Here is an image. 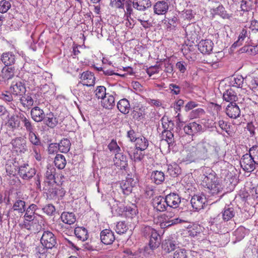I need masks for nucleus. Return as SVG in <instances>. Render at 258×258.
Returning <instances> with one entry per match:
<instances>
[{"instance_id": "bb28decb", "label": "nucleus", "mask_w": 258, "mask_h": 258, "mask_svg": "<svg viewBox=\"0 0 258 258\" xmlns=\"http://www.w3.org/2000/svg\"><path fill=\"white\" fill-rule=\"evenodd\" d=\"M224 100L229 102V104L236 103L235 102L238 101V96L235 91L230 89L226 91L223 95Z\"/></svg>"}, {"instance_id": "7c9ffc66", "label": "nucleus", "mask_w": 258, "mask_h": 258, "mask_svg": "<svg viewBox=\"0 0 258 258\" xmlns=\"http://www.w3.org/2000/svg\"><path fill=\"white\" fill-rule=\"evenodd\" d=\"M135 142L136 148L141 151L145 150L149 146L148 140L143 136L136 138Z\"/></svg>"}, {"instance_id": "9d476101", "label": "nucleus", "mask_w": 258, "mask_h": 258, "mask_svg": "<svg viewBox=\"0 0 258 258\" xmlns=\"http://www.w3.org/2000/svg\"><path fill=\"white\" fill-rule=\"evenodd\" d=\"M206 202V197L202 194L195 195L190 200L192 207L196 211L203 209Z\"/></svg>"}, {"instance_id": "69168bd1", "label": "nucleus", "mask_w": 258, "mask_h": 258, "mask_svg": "<svg viewBox=\"0 0 258 258\" xmlns=\"http://www.w3.org/2000/svg\"><path fill=\"white\" fill-rule=\"evenodd\" d=\"M248 154L258 163V146H254L250 148Z\"/></svg>"}, {"instance_id": "f3484780", "label": "nucleus", "mask_w": 258, "mask_h": 258, "mask_svg": "<svg viewBox=\"0 0 258 258\" xmlns=\"http://www.w3.org/2000/svg\"><path fill=\"white\" fill-rule=\"evenodd\" d=\"M169 9V3L163 0L158 1L154 5V12L158 15L165 14Z\"/></svg>"}, {"instance_id": "49530a36", "label": "nucleus", "mask_w": 258, "mask_h": 258, "mask_svg": "<svg viewBox=\"0 0 258 258\" xmlns=\"http://www.w3.org/2000/svg\"><path fill=\"white\" fill-rule=\"evenodd\" d=\"M128 229V226L124 221H119L116 225L115 231L119 234H122L125 233Z\"/></svg>"}, {"instance_id": "58836bf2", "label": "nucleus", "mask_w": 258, "mask_h": 258, "mask_svg": "<svg viewBox=\"0 0 258 258\" xmlns=\"http://www.w3.org/2000/svg\"><path fill=\"white\" fill-rule=\"evenodd\" d=\"M54 163L57 168L62 169L65 167L67 162L63 155L57 154L54 158Z\"/></svg>"}, {"instance_id": "4468645a", "label": "nucleus", "mask_w": 258, "mask_h": 258, "mask_svg": "<svg viewBox=\"0 0 258 258\" xmlns=\"http://www.w3.org/2000/svg\"><path fill=\"white\" fill-rule=\"evenodd\" d=\"M224 222L221 214L211 217L209 221V223L211 224V229L215 231L216 232H218L224 226Z\"/></svg>"}, {"instance_id": "4d7b16f0", "label": "nucleus", "mask_w": 258, "mask_h": 258, "mask_svg": "<svg viewBox=\"0 0 258 258\" xmlns=\"http://www.w3.org/2000/svg\"><path fill=\"white\" fill-rule=\"evenodd\" d=\"M162 127L164 130H168L169 128H171L173 125V122L169 120L167 116H164L161 119Z\"/></svg>"}, {"instance_id": "ea45409f", "label": "nucleus", "mask_w": 258, "mask_h": 258, "mask_svg": "<svg viewBox=\"0 0 258 258\" xmlns=\"http://www.w3.org/2000/svg\"><path fill=\"white\" fill-rule=\"evenodd\" d=\"M249 81V86L250 88L254 90L258 87V71L256 73H252L248 77Z\"/></svg>"}, {"instance_id": "2eb2a0df", "label": "nucleus", "mask_w": 258, "mask_h": 258, "mask_svg": "<svg viewBox=\"0 0 258 258\" xmlns=\"http://www.w3.org/2000/svg\"><path fill=\"white\" fill-rule=\"evenodd\" d=\"M10 91L14 95L21 96L25 93L26 88L21 82L14 81L11 86Z\"/></svg>"}, {"instance_id": "5fc2aeb1", "label": "nucleus", "mask_w": 258, "mask_h": 258, "mask_svg": "<svg viewBox=\"0 0 258 258\" xmlns=\"http://www.w3.org/2000/svg\"><path fill=\"white\" fill-rule=\"evenodd\" d=\"M108 148L111 152L117 154L120 153V148L114 140H112L108 145Z\"/></svg>"}, {"instance_id": "473e14b6", "label": "nucleus", "mask_w": 258, "mask_h": 258, "mask_svg": "<svg viewBox=\"0 0 258 258\" xmlns=\"http://www.w3.org/2000/svg\"><path fill=\"white\" fill-rule=\"evenodd\" d=\"M61 221L67 224L71 225L76 221V217L73 213L63 212L60 216Z\"/></svg>"}, {"instance_id": "f704fd0d", "label": "nucleus", "mask_w": 258, "mask_h": 258, "mask_svg": "<svg viewBox=\"0 0 258 258\" xmlns=\"http://www.w3.org/2000/svg\"><path fill=\"white\" fill-rule=\"evenodd\" d=\"M75 234L80 240L84 241L88 238V233L87 229L82 227H78L75 229Z\"/></svg>"}, {"instance_id": "6e6552de", "label": "nucleus", "mask_w": 258, "mask_h": 258, "mask_svg": "<svg viewBox=\"0 0 258 258\" xmlns=\"http://www.w3.org/2000/svg\"><path fill=\"white\" fill-rule=\"evenodd\" d=\"M13 150L19 153H24L27 151L26 141L21 137L16 138L11 141Z\"/></svg>"}, {"instance_id": "423d86ee", "label": "nucleus", "mask_w": 258, "mask_h": 258, "mask_svg": "<svg viewBox=\"0 0 258 258\" xmlns=\"http://www.w3.org/2000/svg\"><path fill=\"white\" fill-rule=\"evenodd\" d=\"M35 174V169L30 167L28 164H24L19 167L18 174L24 180H29Z\"/></svg>"}, {"instance_id": "c85d7f7f", "label": "nucleus", "mask_w": 258, "mask_h": 258, "mask_svg": "<svg viewBox=\"0 0 258 258\" xmlns=\"http://www.w3.org/2000/svg\"><path fill=\"white\" fill-rule=\"evenodd\" d=\"M235 215V211L234 208L229 205L226 206L222 212V217L224 222L232 219Z\"/></svg>"}, {"instance_id": "bf43d9fd", "label": "nucleus", "mask_w": 258, "mask_h": 258, "mask_svg": "<svg viewBox=\"0 0 258 258\" xmlns=\"http://www.w3.org/2000/svg\"><path fill=\"white\" fill-rule=\"evenodd\" d=\"M125 211L126 215H130L132 217L138 213V209L136 205L132 204L131 206H126L125 208Z\"/></svg>"}, {"instance_id": "b1692460", "label": "nucleus", "mask_w": 258, "mask_h": 258, "mask_svg": "<svg viewBox=\"0 0 258 258\" xmlns=\"http://www.w3.org/2000/svg\"><path fill=\"white\" fill-rule=\"evenodd\" d=\"M31 115L32 118L36 122H40L45 118L43 110L38 106L34 107L31 109Z\"/></svg>"}, {"instance_id": "f03ea898", "label": "nucleus", "mask_w": 258, "mask_h": 258, "mask_svg": "<svg viewBox=\"0 0 258 258\" xmlns=\"http://www.w3.org/2000/svg\"><path fill=\"white\" fill-rule=\"evenodd\" d=\"M202 184L207 188L208 193L212 196H217L220 199L223 195L224 186L222 182L217 177L216 174L211 168L204 167L202 174L200 176Z\"/></svg>"}, {"instance_id": "c03bdc74", "label": "nucleus", "mask_w": 258, "mask_h": 258, "mask_svg": "<svg viewBox=\"0 0 258 258\" xmlns=\"http://www.w3.org/2000/svg\"><path fill=\"white\" fill-rule=\"evenodd\" d=\"M185 222V221L183 219H180L178 218H176L168 219V220H166L165 221L162 222L161 224V226L163 227H169L170 226H172V225H173L175 224L184 223Z\"/></svg>"}, {"instance_id": "774afa93", "label": "nucleus", "mask_w": 258, "mask_h": 258, "mask_svg": "<svg viewBox=\"0 0 258 258\" xmlns=\"http://www.w3.org/2000/svg\"><path fill=\"white\" fill-rule=\"evenodd\" d=\"M54 169L53 168L52 169H48L45 173V177L48 180V182L50 183L52 182H54Z\"/></svg>"}, {"instance_id": "cd10ccee", "label": "nucleus", "mask_w": 258, "mask_h": 258, "mask_svg": "<svg viewBox=\"0 0 258 258\" xmlns=\"http://www.w3.org/2000/svg\"><path fill=\"white\" fill-rule=\"evenodd\" d=\"M102 106L106 109H111L115 105V97L113 94H107L102 99Z\"/></svg>"}, {"instance_id": "72a5a7b5", "label": "nucleus", "mask_w": 258, "mask_h": 258, "mask_svg": "<svg viewBox=\"0 0 258 258\" xmlns=\"http://www.w3.org/2000/svg\"><path fill=\"white\" fill-rule=\"evenodd\" d=\"M20 98V101L22 106L26 108H30L33 104L34 100L29 94L22 95Z\"/></svg>"}, {"instance_id": "7ed1b4c3", "label": "nucleus", "mask_w": 258, "mask_h": 258, "mask_svg": "<svg viewBox=\"0 0 258 258\" xmlns=\"http://www.w3.org/2000/svg\"><path fill=\"white\" fill-rule=\"evenodd\" d=\"M142 232L146 237L150 238L149 245L152 250H154L160 245L161 239L157 231L149 226L142 228Z\"/></svg>"}, {"instance_id": "09e8293b", "label": "nucleus", "mask_w": 258, "mask_h": 258, "mask_svg": "<svg viewBox=\"0 0 258 258\" xmlns=\"http://www.w3.org/2000/svg\"><path fill=\"white\" fill-rule=\"evenodd\" d=\"M21 121L23 123L26 131L29 132V133L34 131V126L32 125L31 121L23 114L21 115Z\"/></svg>"}, {"instance_id": "dca6fc26", "label": "nucleus", "mask_w": 258, "mask_h": 258, "mask_svg": "<svg viewBox=\"0 0 258 258\" xmlns=\"http://www.w3.org/2000/svg\"><path fill=\"white\" fill-rule=\"evenodd\" d=\"M101 242L106 245L111 244L115 240L114 233L110 229H104L100 232Z\"/></svg>"}, {"instance_id": "6ab92c4d", "label": "nucleus", "mask_w": 258, "mask_h": 258, "mask_svg": "<svg viewBox=\"0 0 258 258\" xmlns=\"http://www.w3.org/2000/svg\"><path fill=\"white\" fill-rule=\"evenodd\" d=\"M213 45L210 39L202 40L198 44V49L203 54H209L212 51Z\"/></svg>"}, {"instance_id": "052dcab7", "label": "nucleus", "mask_w": 258, "mask_h": 258, "mask_svg": "<svg viewBox=\"0 0 258 258\" xmlns=\"http://www.w3.org/2000/svg\"><path fill=\"white\" fill-rule=\"evenodd\" d=\"M11 7V4L10 2L6 0H2L0 1V13H6Z\"/></svg>"}, {"instance_id": "a211bd4d", "label": "nucleus", "mask_w": 258, "mask_h": 258, "mask_svg": "<svg viewBox=\"0 0 258 258\" xmlns=\"http://www.w3.org/2000/svg\"><path fill=\"white\" fill-rule=\"evenodd\" d=\"M114 165L118 168L122 169H125L127 166V160L126 156L122 153H119L115 154L113 158Z\"/></svg>"}, {"instance_id": "1a4fd4ad", "label": "nucleus", "mask_w": 258, "mask_h": 258, "mask_svg": "<svg viewBox=\"0 0 258 258\" xmlns=\"http://www.w3.org/2000/svg\"><path fill=\"white\" fill-rule=\"evenodd\" d=\"M22 115V114L20 115H8L6 122V125L7 126L13 131L18 128L21 125V121L22 120L21 115Z\"/></svg>"}, {"instance_id": "680f3d73", "label": "nucleus", "mask_w": 258, "mask_h": 258, "mask_svg": "<svg viewBox=\"0 0 258 258\" xmlns=\"http://www.w3.org/2000/svg\"><path fill=\"white\" fill-rule=\"evenodd\" d=\"M242 50L249 54L255 55L258 53V45L244 46L242 48Z\"/></svg>"}, {"instance_id": "e2e57ef3", "label": "nucleus", "mask_w": 258, "mask_h": 258, "mask_svg": "<svg viewBox=\"0 0 258 258\" xmlns=\"http://www.w3.org/2000/svg\"><path fill=\"white\" fill-rule=\"evenodd\" d=\"M24 219L26 221L31 222L32 224L35 223V221H37L35 219V213L28 210H26V213L24 215Z\"/></svg>"}, {"instance_id": "20e7f679", "label": "nucleus", "mask_w": 258, "mask_h": 258, "mask_svg": "<svg viewBox=\"0 0 258 258\" xmlns=\"http://www.w3.org/2000/svg\"><path fill=\"white\" fill-rule=\"evenodd\" d=\"M240 163L242 168L247 172L253 171L256 165H258V163L248 154H245L242 156Z\"/></svg>"}, {"instance_id": "79ce46f5", "label": "nucleus", "mask_w": 258, "mask_h": 258, "mask_svg": "<svg viewBox=\"0 0 258 258\" xmlns=\"http://www.w3.org/2000/svg\"><path fill=\"white\" fill-rule=\"evenodd\" d=\"M13 209L19 213H23L25 211V202L21 200H17L14 203Z\"/></svg>"}, {"instance_id": "4be33fe9", "label": "nucleus", "mask_w": 258, "mask_h": 258, "mask_svg": "<svg viewBox=\"0 0 258 258\" xmlns=\"http://www.w3.org/2000/svg\"><path fill=\"white\" fill-rule=\"evenodd\" d=\"M14 68L4 67L0 73V81L6 82L12 79L14 76Z\"/></svg>"}, {"instance_id": "0e129e2a", "label": "nucleus", "mask_w": 258, "mask_h": 258, "mask_svg": "<svg viewBox=\"0 0 258 258\" xmlns=\"http://www.w3.org/2000/svg\"><path fill=\"white\" fill-rule=\"evenodd\" d=\"M29 139L30 142L34 145H39L41 144L39 138L34 131L29 133Z\"/></svg>"}, {"instance_id": "8fccbe9b", "label": "nucleus", "mask_w": 258, "mask_h": 258, "mask_svg": "<svg viewBox=\"0 0 258 258\" xmlns=\"http://www.w3.org/2000/svg\"><path fill=\"white\" fill-rule=\"evenodd\" d=\"M176 244L174 241L170 240H165V242L162 244L163 248L166 252H170L173 250Z\"/></svg>"}, {"instance_id": "a18cd8bd", "label": "nucleus", "mask_w": 258, "mask_h": 258, "mask_svg": "<svg viewBox=\"0 0 258 258\" xmlns=\"http://www.w3.org/2000/svg\"><path fill=\"white\" fill-rule=\"evenodd\" d=\"M143 151H141L136 148L134 150L133 153H130V156L132 159L135 162L141 161L144 157V154L142 153Z\"/></svg>"}, {"instance_id": "6e6d98bb", "label": "nucleus", "mask_w": 258, "mask_h": 258, "mask_svg": "<svg viewBox=\"0 0 258 258\" xmlns=\"http://www.w3.org/2000/svg\"><path fill=\"white\" fill-rule=\"evenodd\" d=\"M205 112L202 108H197L191 111L189 114L190 119L197 118L201 117L205 114Z\"/></svg>"}, {"instance_id": "3c124183", "label": "nucleus", "mask_w": 258, "mask_h": 258, "mask_svg": "<svg viewBox=\"0 0 258 258\" xmlns=\"http://www.w3.org/2000/svg\"><path fill=\"white\" fill-rule=\"evenodd\" d=\"M96 97L99 99H102L107 94L106 88L102 86H98L95 91Z\"/></svg>"}, {"instance_id": "c9c22d12", "label": "nucleus", "mask_w": 258, "mask_h": 258, "mask_svg": "<svg viewBox=\"0 0 258 258\" xmlns=\"http://www.w3.org/2000/svg\"><path fill=\"white\" fill-rule=\"evenodd\" d=\"M249 34L250 32L247 28H243L239 35L238 40L233 44L232 47H236L241 45L244 39L246 37L248 38Z\"/></svg>"}, {"instance_id": "2f4dec72", "label": "nucleus", "mask_w": 258, "mask_h": 258, "mask_svg": "<svg viewBox=\"0 0 258 258\" xmlns=\"http://www.w3.org/2000/svg\"><path fill=\"white\" fill-rule=\"evenodd\" d=\"M118 109L124 114H127L130 110V104L126 99H122L120 100L117 104Z\"/></svg>"}, {"instance_id": "13d9d810", "label": "nucleus", "mask_w": 258, "mask_h": 258, "mask_svg": "<svg viewBox=\"0 0 258 258\" xmlns=\"http://www.w3.org/2000/svg\"><path fill=\"white\" fill-rule=\"evenodd\" d=\"M187 63L184 60L177 61L175 64V68L181 74H184L187 70Z\"/></svg>"}, {"instance_id": "5701e85b", "label": "nucleus", "mask_w": 258, "mask_h": 258, "mask_svg": "<svg viewBox=\"0 0 258 258\" xmlns=\"http://www.w3.org/2000/svg\"><path fill=\"white\" fill-rule=\"evenodd\" d=\"M210 13L212 17H214L216 15H219L223 19H230L231 17V16L227 13L225 8L221 5H219L216 8H212Z\"/></svg>"}, {"instance_id": "a878e982", "label": "nucleus", "mask_w": 258, "mask_h": 258, "mask_svg": "<svg viewBox=\"0 0 258 258\" xmlns=\"http://www.w3.org/2000/svg\"><path fill=\"white\" fill-rule=\"evenodd\" d=\"M1 60L5 66H11L16 61V56L12 52H4L1 56Z\"/></svg>"}, {"instance_id": "f257e3e1", "label": "nucleus", "mask_w": 258, "mask_h": 258, "mask_svg": "<svg viewBox=\"0 0 258 258\" xmlns=\"http://www.w3.org/2000/svg\"><path fill=\"white\" fill-rule=\"evenodd\" d=\"M211 149L210 144L205 140L197 143L191 139L183 144V157L181 161L190 163L198 157H201Z\"/></svg>"}, {"instance_id": "c756f323", "label": "nucleus", "mask_w": 258, "mask_h": 258, "mask_svg": "<svg viewBox=\"0 0 258 258\" xmlns=\"http://www.w3.org/2000/svg\"><path fill=\"white\" fill-rule=\"evenodd\" d=\"M244 79L241 75H235L229 79V85L237 88H242Z\"/></svg>"}, {"instance_id": "39448f33", "label": "nucleus", "mask_w": 258, "mask_h": 258, "mask_svg": "<svg viewBox=\"0 0 258 258\" xmlns=\"http://www.w3.org/2000/svg\"><path fill=\"white\" fill-rule=\"evenodd\" d=\"M41 243L46 248L51 249L56 244L54 235L50 231H44L41 238Z\"/></svg>"}, {"instance_id": "ddd939ff", "label": "nucleus", "mask_w": 258, "mask_h": 258, "mask_svg": "<svg viewBox=\"0 0 258 258\" xmlns=\"http://www.w3.org/2000/svg\"><path fill=\"white\" fill-rule=\"evenodd\" d=\"M152 205L154 209L159 212H163L168 207L165 198L161 196L154 198L153 199Z\"/></svg>"}, {"instance_id": "aec40b11", "label": "nucleus", "mask_w": 258, "mask_h": 258, "mask_svg": "<svg viewBox=\"0 0 258 258\" xmlns=\"http://www.w3.org/2000/svg\"><path fill=\"white\" fill-rule=\"evenodd\" d=\"M61 122V119L59 118L51 112L47 114L44 119V123L50 128L54 127L57 124L60 123Z\"/></svg>"}, {"instance_id": "338daca9", "label": "nucleus", "mask_w": 258, "mask_h": 258, "mask_svg": "<svg viewBox=\"0 0 258 258\" xmlns=\"http://www.w3.org/2000/svg\"><path fill=\"white\" fill-rule=\"evenodd\" d=\"M42 210L47 215L51 216L55 212V209L53 205L48 204L43 208Z\"/></svg>"}, {"instance_id": "4c0bfd02", "label": "nucleus", "mask_w": 258, "mask_h": 258, "mask_svg": "<svg viewBox=\"0 0 258 258\" xmlns=\"http://www.w3.org/2000/svg\"><path fill=\"white\" fill-rule=\"evenodd\" d=\"M37 221H35V223L32 224V221L29 222L25 220L22 227L30 231L31 232L35 233L40 228V226L37 223Z\"/></svg>"}, {"instance_id": "e433bc0d", "label": "nucleus", "mask_w": 258, "mask_h": 258, "mask_svg": "<svg viewBox=\"0 0 258 258\" xmlns=\"http://www.w3.org/2000/svg\"><path fill=\"white\" fill-rule=\"evenodd\" d=\"M151 179L155 183L161 184L165 179L164 173L161 171H154L152 173Z\"/></svg>"}, {"instance_id": "37998d69", "label": "nucleus", "mask_w": 258, "mask_h": 258, "mask_svg": "<svg viewBox=\"0 0 258 258\" xmlns=\"http://www.w3.org/2000/svg\"><path fill=\"white\" fill-rule=\"evenodd\" d=\"M167 172L171 176L175 177L180 173V169L177 164L173 163L168 166Z\"/></svg>"}, {"instance_id": "393cba45", "label": "nucleus", "mask_w": 258, "mask_h": 258, "mask_svg": "<svg viewBox=\"0 0 258 258\" xmlns=\"http://www.w3.org/2000/svg\"><path fill=\"white\" fill-rule=\"evenodd\" d=\"M133 7L139 11H145L151 6L150 0H134Z\"/></svg>"}, {"instance_id": "603ef678", "label": "nucleus", "mask_w": 258, "mask_h": 258, "mask_svg": "<svg viewBox=\"0 0 258 258\" xmlns=\"http://www.w3.org/2000/svg\"><path fill=\"white\" fill-rule=\"evenodd\" d=\"M164 140L169 145L172 144L174 142L173 134L170 130H164L162 132Z\"/></svg>"}, {"instance_id": "a19ab883", "label": "nucleus", "mask_w": 258, "mask_h": 258, "mask_svg": "<svg viewBox=\"0 0 258 258\" xmlns=\"http://www.w3.org/2000/svg\"><path fill=\"white\" fill-rule=\"evenodd\" d=\"M59 150L62 153H67L70 149L71 143L67 139H64L58 144Z\"/></svg>"}, {"instance_id": "412c9836", "label": "nucleus", "mask_w": 258, "mask_h": 258, "mask_svg": "<svg viewBox=\"0 0 258 258\" xmlns=\"http://www.w3.org/2000/svg\"><path fill=\"white\" fill-rule=\"evenodd\" d=\"M226 114L231 118H237L240 114V110L239 106L234 104H229L226 108Z\"/></svg>"}, {"instance_id": "f8f14e48", "label": "nucleus", "mask_w": 258, "mask_h": 258, "mask_svg": "<svg viewBox=\"0 0 258 258\" xmlns=\"http://www.w3.org/2000/svg\"><path fill=\"white\" fill-rule=\"evenodd\" d=\"M165 198L168 207L170 208H177L181 203V197L174 192H171L167 195Z\"/></svg>"}, {"instance_id": "9b49d317", "label": "nucleus", "mask_w": 258, "mask_h": 258, "mask_svg": "<svg viewBox=\"0 0 258 258\" xmlns=\"http://www.w3.org/2000/svg\"><path fill=\"white\" fill-rule=\"evenodd\" d=\"M82 83H79L78 86L81 85L92 86L95 84V78L93 73L86 71L83 72L80 77Z\"/></svg>"}, {"instance_id": "0eeeda50", "label": "nucleus", "mask_w": 258, "mask_h": 258, "mask_svg": "<svg viewBox=\"0 0 258 258\" xmlns=\"http://www.w3.org/2000/svg\"><path fill=\"white\" fill-rule=\"evenodd\" d=\"M203 130L202 125L196 121L189 122L183 127L184 132L188 135L193 136Z\"/></svg>"}, {"instance_id": "de8ad7c7", "label": "nucleus", "mask_w": 258, "mask_h": 258, "mask_svg": "<svg viewBox=\"0 0 258 258\" xmlns=\"http://www.w3.org/2000/svg\"><path fill=\"white\" fill-rule=\"evenodd\" d=\"M190 251L184 248L178 249L174 252L173 258H188Z\"/></svg>"}, {"instance_id": "864d4df0", "label": "nucleus", "mask_w": 258, "mask_h": 258, "mask_svg": "<svg viewBox=\"0 0 258 258\" xmlns=\"http://www.w3.org/2000/svg\"><path fill=\"white\" fill-rule=\"evenodd\" d=\"M120 187L124 195L130 194L133 190V187L126 180L122 181L120 183Z\"/></svg>"}]
</instances>
